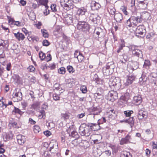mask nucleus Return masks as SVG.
<instances>
[{"instance_id":"obj_1","label":"nucleus","mask_w":157,"mask_h":157,"mask_svg":"<svg viewBox=\"0 0 157 157\" xmlns=\"http://www.w3.org/2000/svg\"><path fill=\"white\" fill-rule=\"evenodd\" d=\"M79 132L82 136H89L91 133L90 127L85 124H82L79 127Z\"/></svg>"},{"instance_id":"obj_2","label":"nucleus","mask_w":157,"mask_h":157,"mask_svg":"<svg viewBox=\"0 0 157 157\" xmlns=\"http://www.w3.org/2000/svg\"><path fill=\"white\" fill-rule=\"evenodd\" d=\"M71 2V0H61L60 3L61 6L64 9L69 10L73 9L74 7L73 4L70 2Z\"/></svg>"},{"instance_id":"obj_3","label":"nucleus","mask_w":157,"mask_h":157,"mask_svg":"<svg viewBox=\"0 0 157 157\" xmlns=\"http://www.w3.org/2000/svg\"><path fill=\"white\" fill-rule=\"evenodd\" d=\"M77 27L78 29L84 32L88 30L89 29V25L84 21H78Z\"/></svg>"},{"instance_id":"obj_4","label":"nucleus","mask_w":157,"mask_h":157,"mask_svg":"<svg viewBox=\"0 0 157 157\" xmlns=\"http://www.w3.org/2000/svg\"><path fill=\"white\" fill-rule=\"evenodd\" d=\"M129 50L132 51L133 55L141 58L142 57V52L137 48V47L134 45H131L129 47Z\"/></svg>"},{"instance_id":"obj_5","label":"nucleus","mask_w":157,"mask_h":157,"mask_svg":"<svg viewBox=\"0 0 157 157\" xmlns=\"http://www.w3.org/2000/svg\"><path fill=\"white\" fill-rule=\"evenodd\" d=\"M138 67V64L137 62H132L127 65V70L129 73H131L133 71L137 69Z\"/></svg>"},{"instance_id":"obj_6","label":"nucleus","mask_w":157,"mask_h":157,"mask_svg":"<svg viewBox=\"0 0 157 157\" xmlns=\"http://www.w3.org/2000/svg\"><path fill=\"white\" fill-rule=\"evenodd\" d=\"M129 19L132 27L136 26L138 23H140L142 21V19L139 16H132Z\"/></svg>"},{"instance_id":"obj_7","label":"nucleus","mask_w":157,"mask_h":157,"mask_svg":"<svg viewBox=\"0 0 157 157\" xmlns=\"http://www.w3.org/2000/svg\"><path fill=\"white\" fill-rule=\"evenodd\" d=\"M109 84L110 87L112 88L114 87L115 86H119L120 85V80L118 78H110L109 79Z\"/></svg>"},{"instance_id":"obj_8","label":"nucleus","mask_w":157,"mask_h":157,"mask_svg":"<svg viewBox=\"0 0 157 157\" xmlns=\"http://www.w3.org/2000/svg\"><path fill=\"white\" fill-rule=\"evenodd\" d=\"M145 28L144 25H140L137 26L136 30V35L139 36L140 35H145L146 33Z\"/></svg>"},{"instance_id":"obj_9","label":"nucleus","mask_w":157,"mask_h":157,"mask_svg":"<svg viewBox=\"0 0 157 157\" xmlns=\"http://www.w3.org/2000/svg\"><path fill=\"white\" fill-rule=\"evenodd\" d=\"M49 146L50 147L49 151L52 153H55L58 151V145L56 142H51L49 144Z\"/></svg>"},{"instance_id":"obj_10","label":"nucleus","mask_w":157,"mask_h":157,"mask_svg":"<svg viewBox=\"0 0 157 157\" xmlns=\"http://www.w3.org/2000/svg\"><path fill=\"white\" fill-rule=\"evenodd\" d=\"M108 99L113 101L118 98V94L116 91L111 90L108 93Z\"/></svg>"},{"instance_id":"obj_11","label":"nucleus","mask_w":157,"mask_h":157,"mask_svg":"<svg viewBox=\"0 0 157 157\" xmlns=\"http://www.w3.org/2000/svg\"><path fill=\"white\" fill-rule=\"evenodd\" d=\"M13 97L17 99V101H21L22 98V94L19 89H16L13 94Z\"/></svg>"},{"instance_id":"obj_12","label":"nucleus","mask_w":157,"mask_h":157,"mask_svg":"<svg viewBox=\"0 0 157 157\" xmlns=\"http://www.w3.org/2000/svg\"><path fill=\"white\" fill-rule=\"evenodd\" d=\"M137 117L139 120H142L147 117V113L142 109H140L138 110V114Z\"/></svg>"},{"instance_id":"obj_13","label":"nucleus","mask_w":157,"mask_h":157,"mask_svg":"<svg viewBox=\"0 0 157 157\" xmlns=\"http://www.w3.org/2000/svg\"><path fill=\"white\" fill-rule=\"evenodd\" d=\"M90 19L94 24H97L99 22L100 17L97 14H91L90 17Z\"/></svg>"},{"instance_id":"obj_14","label":"nucleus","mask_w":157,"mask_h":157,"mask_svg":"<svg viewBox=\"0 0 157 157\" xmlns=\"http://www.w3.org/2000/svg\"><path fill=\"white\" fill-rule=\"evenodd\" d=\"M139 6L142 9H145L147 7L148 2L147 0H137Z\"/></svg>"},{"instance_id":"obj_15","label":"nucleus","mask_w":157,"mask_h":157,"mask_svg":"<svg viewBox=\"0 0 157 157\" xmlns=\"http://www.w3.org/2000/svg\"><path fill=\"white\" fill-rule=\"evenodd\" d=\"M2 136L4 141H6L13 138V134L11 132H9L8 133H3Z\"/></svg>"},{"instance_id":"obj_16","label":"nucleus","mask_w":157,"mask_h":157,"mask_svg":"<svg viewBox=\"0 0 157 157\" xmlns=\"http://www.w3.org/2000/svg\"><path fill=\"white\" fill-rule=\"evenodd\" d=\"M135 78V76L133 75H129L127 76L126 82L125 83V85L128 86L133 82Z\"/></svg>"},{"instance_id":"obj_17","label":"nucleus","mask_w":157,"mask_h":157,"mask_svg":"<svg viewBox=\"0 0 157 157\" xmlns=\"http://www.w3.org/2000/svg\"><path fill=\"white\" fill-rule=\"evenodd\" d=\"M65 23L68 25H71L73 23L72 16L71 14H67L65 17Z\"/></svg>"},{"instance_id":"obj_18","label":"nucleus","mask_w":157,"mask_h":157,"mask_svg":"<svg viewBox=\"0 0 157 157\" xmlns=\"http://www.w3.org/2000/svg\"><path fill=\"white\" fill-rule=\"evenodd\" d=\"M100 4L94 1H92L91 3V8L92 10H97L101 7Z\"/></svg>"},{"instance_id":"obj_19","label":"nucleus","mask_w":157,"mask_h":157,"mask_svg":"<svg viewBox=\"0 0 157 157\" xmlns=\"http://www.w3.org/2000/svg\"><path fill=\"white\" fill-rule=\"evenodd\" d=\"M131 139V136L128 134L125 138H122L120 142V144L122 145L124 144H127L128 142L130 143Z\"/></svg>"},{"instance_id":"obj_20","label":"nucleus","mask_w":157,"mask_h":157,"mask_svg":"<svg viewBox=\"0 0 157 157\" xmlns=\"http://www.w3.org/2000/svg\"><path fill=\"white\" fill-rule=\"evenodd\" d=\"M114 18L116 22L120 23L123 19V16L120 13H116L114 15Z\"/></svg>"},{"instance_id":"obj_21","label":"nucleus","mask_w":157,"mask_h":157,"mask_svg":"<svg viewBox=\"0 0 157 157\" xmlns=\"http://www.w3.org/2000/svg\"><path fill=\"white\" fill-rule=\"evenodd\" d=\"M17 140L18 143L20 145H23L24 144L25 141V136L19 135L17 136Z\"/></svg>"},{"instance_id":"obj_22","label":"nucleus","mask_w":157,"mask_h":157,"mask_svg":"<svg viewBox=\"0 0 157 157\" xmlns=\"http://www.w3.org/2000/svg\"><path fill=\"white\" fill-rule=\"evenodd\" d=\"M94 33L98 35V37H101L103 36V30L100 28H95L94 31Z\"/></svg>"},{"instance_id":"obj_23","label":"nucleus","mask_w":157,"mask_h":157,"mask_svg":"<svg viewBox=\"0 0 157 157\" xmlns=\"http://www.w3.org/2000/svg\"><path fill=\"white\" fill-rule=\"evenodd\" d=\"M14 36L18 39V40H23L25 37L22 33L18 32L17 33H14Z\"/></svg>"},{"instance_id":"obj_24","label":"nucleus","mask_w":157,"mask_h":157,"mask_svg":"<svg viewBox=\"0 0 157 157\" xmlns=\"http://www.w3.org/2000/svg\"><path fill=\"white\" fill-rule=\"evenodd\" d=\"M90 128V130L91 131H96L99 129V126L98 124H91L88 125Z\"/></svg>"},{"instance_id":"obj_25","label":"nucleus","mask_w":157,"mask_h":157,"mask_svg":"<svg viewBox=\"0 0 157 157\" xmlns=\"http://www.w3.org/2000/svg\"><path fill=\"white\" fill-rule=\"evenodd\" d=\"M134 101L136 103V105L140 104L142 101V98L140 95H138L133 97Z\"/></svg>"},{"instance_id":"obj_26","label":"nucleus","mask_w":157,"mask_h":157,"mask_svg":"<svg viewBox=\"0 0 157 157\" xmlns=\"http://www.w3.org/2000/svg\"><path fill=\"white\" fill-rule=\"evenodd\" d=\"M87 12V10L84 7L79 8L77 11V13L79 15H84Z\"/></svg>"},{"instance_id":"obj_27","label":"nucleus","mask_w":157,"mask_h":157,"mask_svg":"<svg viewBox=\"0 0 157 157\" xmlns=\"http://www.w3.org/2000/svg\"><path fill=\"white\" fill-rule=\"evenodd\" d=\"M91 110L92 112H94L93 113L94 115H98L101 111L99 107H93L91 108Z\"/></svg>"},{"instance_id":"obj_28","label":"nucleus","mask_w":157,"mask_h":157,"mask_svg":"<svg viewBox=\"0 0 157 157\" xmlns=\"http://www.w3.org/2000/svg\"><path fill=\"white\" fill-rule=\"evenodd\" d=\"M125 122L128 123L132 127L134 125V120L133 117H130L128 119L124 121Z\"/></svg>"},{"instance_id":"obj_29","label":"nucleus","mask_w":157,"mask_h":157,"mask_svg":"<svg viewBox=\"0 0 157 157\" xmlns=\"http://www.w3.org/2000/svg\"><path fill=\"white\" fill-rule=\"evenodd\" d=\"M143 19H144L145 20H148L150 17V14L149 13L147 12H146L142 13V14L141 16H140Z\"/></svg>"},{"instance_id":"obj_30","label":"nucleus","mask_w":157,"mask_h":157,"mask_svg":"<svg viewBox=\"0 0 157 157\" xmlns=\"http://www.w3.org/2000/svg\"><path fill=\"white\" fill-rule=\"evenodd\" d=\"M107 9L108 12L110 14L112 15H115V12L116 11V10L113 6H109L108 8Z\"/></svg>"},{"instance_id":"obj_31","label":"nucleus","mask_w":157,"mask_h":157,"mask_svg":"<svg viewBox=\"0 0 157 157\" xmlns=\"http://www.w3.org/2000/svg\"><path fill=\"white\" fill-rule=\"evenodd\" d=\"M9 23L11 24H14L18 26H21V23L18 21H13L12 18H10L9 19Z\"/></svg>"},{"instance_id":"obj_32","label":"nucleus","mask_w":157,"mask_h":157,"mask_svg":"<svg viewBox=\"0 0 157 157\" xmlns=\"http://www.w3.org/2000/svg\"><path fill=\"white\" fill-rule=\"evenodd\" d=\"M58 85L57 84H55L54 86V88H55L54 89V90L55 91V90L59 91V93L60 94L62 93L63 91V89L60 86H58Z\"/></svg>"},{"instance_id":"obj_33","label":"nucleus","mask_w":157,"mask_h":157,"mask_svg":"<svg viewBox=\"0 0 157 157\" xmlns=\"http://www.w3.org/2000/svg\"><path fill=\"white\" fill-rule=\"evenodd\" d=\"M39 4L43 6L47 5L48 2V0H35Z\"/></svg>"},{"instance_id":"obj_34","label":"nucleus","mask_w":157,"mask_h":157,"mask_svg":"<svg viewBox=\"0 0 157 157\" xmlns=\"http://www.w3.org/2000/svg\"><path fill=\"white\" fill-rule=\"evenodd\" d=\"M69 136L75 138V139L78 138V133L75 131H72L71 134H69Z\"/></svg>"},{"instance_id":"obj_35","label":"nucleus","mask_w":157,"mask_h":157,"mask_svg":"<svg viewBox=\"0 0 157 157\" xmlns=\"http://www.w3.org/2000/svg\"><path fill=\"white\" fill-rule=\"evenodd\" d=\"M27 38L30 41H33L34 42L35 41H36L37 40V37L34 36L28 35Z\"/></svg>"},{"instance_id":"obj_36","label":"nucleus","mask_w":157,"mask_h":157,"mask_svg":"<svg viewBox=\"0 0 157 157\" xmlns=\"http://www.w3.org/2000/svg\"><path fill=\"white\" fill-rule=\"evenodd\" d=\"M111 154V152L109 150L106 151L102 153L101 155L104 156V157H108L110 156Z\"/></svg>"},{"instance_id":"obj_37","label":"nucleus","mask_w":157,"mask_h":157,"mask_svg":"<svg viewBox=\"0 0 157 157\" xmlns=\"http://www.w3.org/2000/svg\"><path fill=\"white\" fill-rule=\"evenodd\" d=\"M123 57V59L121 60L120 62L122 63H124L127 62L128 59V58L127 55L125 54H124L122 55Z\"/></svg>"},{"instance_id":"obj_38","label":"nucleus","mask_w":157,"mask_h":157,"mask_svg":"<svg viewBox=\"0 0 157 157\" xmlns=\"http://www.w3.org/2000/svg\"><path fill=\"white\" fill-rule=\"evenodd\" d=\"M121 43L120 44V46L119 47L118 50H117V53L120 52L121 50H122L123 48L125 47V43L124 41L123 40H121Z\"/></svg>"},{"instance_id":"obj_39","label":"nucleus","mask_w":157,"mask_h":157,"mask_svg":"<svg viewBox=\"0 0 157 157\" xmlns=\"http://www.w3.org/2000/svg\"><path fill=\"white\" fill-rule=\"evenodd\" d=\"M46 31V30L45 29H42L41 30V32L43 35V36L45 38H48L49 36L48 33Z\"/></svg>"},{"instance_id":"obj_40","label":"nucleus","mask_w":157,"mask_h":157,"mask_svg":"<svg viewBox=\"0 0 157 157\" xmlns=\"http://www.w3.org/2000/svg\"><path fill=\"white\" fill-rule=\"evenodd\" d=\"M130 154L127 151L122 152L121 155L120 157H130Z\"/></svg>"},{"instance_id":"obj_41","label":"nucleus","mask_w":157,"mask_h":157,"mask_svg":"<svg viewBox=\"0 0 157 157\" xmlns=\"http://www.w3.org/2000/svg\"><path fill=\"white\" fill-rule=\"evenodd\" d=\"M146 78H145V77H143V76H142L139 78V83L140 85H143L145 84V82L146 81Z\"/></svg>"},{"instance_id":"obj_42","label":"nucleus","mask_w":157,"mask_h":157,"mask_svg":"<svg viewBox=\"0 0 157 157\" xmlns=\"http://www.w3.org/2000/svg\"><path fill=\"white\" fill-rule=\"evenodd\" d=\"M103 72L105 75H110L109 70L103 67Z\"/></svg>"},{"instance_id":"obj_43","label":"nucleus","mask_w":157,"mask_h":157,"mask_svg":"<svg viewBox=\"0 0 157 157\" xmlns=\"http://www.w3.org/2000/svg\"><path fill=\"white\" fill-rule=\"evenodd\" d=\"M121 10H122L125 15H127L128 14V13L127 11V7L124 6H121Z\"/></svg>"},{"instance_id":"obj_44","label":"nucleus","mask_w":157,"mask_h":157,"mask_svg":"<svg viewBox=\"0 0 157 157\" xmlns=\"http://www.w3.org/2000/svg\"><path fill=\"white\" fill-rule=\"evenodd\" d=\"M59 73L61 74H64L66 72L65 68L64 67H61L58 70Z\"/></svg>"},{"instance_id":"obj_45","label":"nucleus","mask_w":157,"mask_h":157,"mask_svg":"<svg viewBox=\"0 0 157 157\" xmlns=\"http://www.w3.org/2000/svg\"><path fill=\"white\" fill-rule=\"evenodd\" d=\"M133 112L132 110H128L125 111L124 112V114L126 117H130L131 116V114L133 113Z\"/></svg>"},{"instance_id":"obj_46","label":"nucleus","mask_w":157,"mask_h":157,"mask_svg":"<svg viewBox=\"0 0 157 157\" xmlns=\"http://www.w3.org/2000/svg\"><path fill=\"white\" fill-rule=\"evenodd\" d=\"M40 130V128L39 126L36 125L34 126L33 131L35 133L39 132Z\"/></svg>"},{"instance_id":"obj_47","label":"nucleus","mask_w":157,"mask_h":157,"mask_svg":"<svg viewBox=\"0 0 157 157\" xmlns=\"http://www.w3.org/2000/svg\"><path fill=\"white\" fill-rule=\"evenodd\" d=\"M151 65L150 61L148 60H145L144 61L143 66L146 68L147 67H149Z\"/></svg>"},{"instance_id":"obj_48","label":"nucleus","mask_w":157,"mask_h":157,"mask_svg":"<svg viewBox=\"0 0 157 157\" xmlns=\"http://www.w3.org/2000/svg\"><path fill=\"white\" fill-rule=\"evenodd\" d=\"M40 58L41 60H44L46 57L45 55L42 52H40L39 53Z\"/></svg>"},{"instance_id":"obj_49","label":"nucleus","mask_w":157,"mask_h":157,"mask_svg":"<svg viewBox=\"0 0 157 157\" xmlns=\"http://www.w3.org/2000/svg\"><path fill=\"white\" fill-rule=\"evenodd\" d=\"M67 69L68 72L70 73H73L75 71V70L71 66H67Z\"/></svg>"},{"instance_id":"obj_50","label":"nucleus","mask_w":157,"mask_h":157,"mask_svg":"<svg viewBox=\"0 0 157 157\" xmlns=\"http://www.w3.org/2000/svg\"><path fill=\"white\" fill-rule=\"evenodd\" d=\"M13 113H17L20 114H22V112L18 108L14 107V109L13 111Z\"/></svg>"},{"instance_id":"obj_51","label":"nucleus","mask_w":157,"mask_h":157,"mask_svg":"<svg viewBox=\"0 0 157 157\" xmlns=\"http://www.w3.org/2000/svg\"><path fill=\"white\" fill-rule=\"evenodd\" d=\"M77 59L79 62H81L84 59V57L82 56V54L81 53Z\"/></svg>"},{"instance_id":"obj_52","label":"nucleus","mask_w":157,"mask_h":157,"mask_svg":"<svg viewBox=\"0 0 157 157\" xmlns=\"http://www.w3.org/2000/svg\"><path fill=\"white\" fill-rule=\"evenodd\" d=\"M44 6H45L46 9L44 12V13L45 15H47L49 13V10L48 9V6L47 4L46 6L45 5Z\"/></svg>"},{"instance_id":"obj_53","label":"nucleus","mask_w":157,"mask_h":157,"mask_svg":"<svg viewBox=\"0 0 157 157\" xmlns=\"http://www.w3.org/2000/svg\"><path fill=\"white\" fill-rule=\"evenodd\" d=\"M80 90L83 93H86L87 91L86 87L85 86H82L81 87Z\"/></svg>"},{"instance_id":"obj_54","label":"nucleus","mask_w":157,"mask_h":157,"mask_svg":"<svg viewBox=\"0 0 157 157\" xmlns=\"http://www.w3.org/2000/svg\"><path fill=\"white\" fill-rule=\"evenodd\" d=\"M40 113L41 114L39 116V118L44 119L45 117L44 111V110H42L40 111Z\"/></svg>"},{"instance_id":"obj_55","label":"nucleus","mask_w":157,"mask_h":157,"mask_svg":"<svg viewBox=\"0 0 157 157\" xmlns=\"http://www.w3.org/2000/svg\"><path fill=\"white\" fill-rule=\"evenodd\" d=\"M53 99L55 101L59 100L60 97L59 95L56 93L53 94Z\"/></svg>"},{"instance_id":"obj_56","label":"nucleus","mask_w":157,"mask_h":157,"mask_svg":"<svg viewBox=\"0 0 157 157\" xmlns=\"http://www.w3.org/2000/svg\"><path fill=\"white\" fill-rule=\"evenodd\" d=\"M41 5L38 3L37 4L35 3H32V7L33 9H36L39 7V5Z\"/></svg>"},{"instance_id":"obj_57","label":"nucleus","mask_w":157,"mask_h":157,"mask_svg":"<svg viewBox=\"0 0 157 157\" xmlns=\"http://www.w3.org/2000/svg\"><path fill=\"white\" fill-rule=\"evenodd\" d=\"M51 8L53 12H55L57 11L56 5V4H52L51 6Z\"/></svg>"},{"instance_id":"obj_58","label":"nucleus","mask_w":157,"mask_h":157,"mask_svg":"<svg viewBox=\"0 0 157 157\" xmlns=\"http://www.w3.org/2000/svg\"><path fill=\"white\" fill-rule=\"evenodd\" d=\"M42 44L43 46H48L50 44L48 41L46 40H44L42 42Z\"/></svg>"},{"instance_id":"obj_59","label":"nucleus","mask_w":157,"mask_h":157,"mask_svg":"<svg viewBox=\"0 0 157 157\" xmlns=\"http://www.w3.org/2000/svg\"><path fill=\"white\" fill-rule=\"evenodd\" d=\"M104 67L109 70L111 69H113V67L112 66L111 64L109 63H108L106 65V66Z\"/></svg>"},{"instance_id":"obj_60","label":"nucleus","mask_w":157,"mask_h":157,"mask_svg":"<svg viewBox=\"0 0 157 157\" xmlns=\"http://www.w3.org/2000/svg\"><path fill=\"white\" fill-rule=\"evenodd\" d=\"M22 31L26 35L28 34V35H30L31 33V32H28V30L25 28H22Z\"/></svg>"},{"instance_id":"obj_61","label":"nucleus","mask_w":157,"mask_h":157,"mask_svg":"<svg viewBox=\"0 0 157 157\" xmlns=\"http://www.w3.org/2000/svg\"><path fill=\"white\" fill-rule=\"evenodd\" d=\"M28 70L31 72H33L35 70V67L33 66H30L28 68Z\"/></svg>"},{"instance_id":"obj_62","label":"nucleus","mask_w":157,"mask_h":157,"mask_svg":"<svg viewBox=\"0 0 157 157\" xmlns=\"http://www.w3.org/2000/svg\"><path fill=\"white\" fill-rule=\"evenodd\" d=\"M80 53H81L78 50H76L74 54L75 57L77 58Z\"/></svg>"},{"instance_id":"obj_63","label":"nucleus","mask_w":157,"mask_h":157,"mask_svg":"<svg viewBox=\"0 0 157 157\" xmlns=\"http://www.w3.org/2000/svg\"><path fill=\"white\" fill-rule=\"evenodd\" d=\"M62 117L64 119H66L68 118L69 115L67 113H63L62 114Z\"/></svg>"},{"instance_id":"obj_64","label":"nucleus","mask_w":157,"mask_h":157,"mask_svg":"<svg viewBox=\"0 0 157 157\" xmlns=\"http://www.w3.org/2000/svg\"><path fill=\"white\" fill-rule=\"evenodd\" d=\"M152 147L153 149H157V142H152Z\"/></svg>"}]
</instances>
